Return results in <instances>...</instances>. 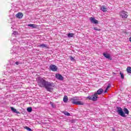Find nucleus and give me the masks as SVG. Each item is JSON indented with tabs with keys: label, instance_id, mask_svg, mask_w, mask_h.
Returning a JSON list of instances; mask_svg holds the SVG:
<instances>
[{
	"label": "nucleus",
	"instance_id": "f257e3e1",
	"mask_svg": "<svg viewBox=\"0 0 131 131\" xmlns=\"http://www.w3.org/2000/svg\"><path fill=\"white\" fill-rule=\"evenodd\" d=\"M37 81L40 88H45L47 92H50V93L52 92L53 88L55 86L54 83L46 81L41 77H38Z\"/></svg>",
	"mask_w": 131,
	"mask_h": 131
},
{
	"label": "nucleus",
	"instance_id": "f03ea898",
	"mask_svg": "<svg viewBox=\"0 0 131 131\" xmlns=\"http://www.w3.org/2000/svg\"><path fill=\"white\" fill-rule=\"evenodd\" d=\"M117 112L118 114H119V115H120V116H122V117H126L125 114H126L127 115H128V114H129V111L126 107H124L123 110H122L121 107H117Z\"/></svg>",
	"mask_w": 131,
	"mask_h": 131
},
{
	"label": "nucleus",
	"instance_id": "7ed1b4c3",
	"mask_svg": "<svg viewBox=\"0 0 131 131\" xmlns=\"http://www.w3.org/2000/svg\"><path fill=\"white\" fill-rule=\"evenodd\" d=\"M16 79V77L15 76H10L8 79H4L3 80H0L2 83H4L5 84H14V80Z\"/></svg>",
	"mask_w": 131,
	"mask_h": 131
},
{
	"label": "nucleus",
	"instance_id": "20e7f679",
	"mask_svg": "<svg viewBox=\"0 0 131 131\" xmlns=\"http://www.w3.org/2000/svg\"><path fill=\"white\" fill-rule=\"evenodd\" d=\"M72 103L74 105H84V103L80 101V99L78 97L72 99Z\"/></svg>",
	"mask_w": 131,
	"mask_h": 131
},
{
	"label": "nucleus",
	"instance_id": "39448f33",
	"mask_svg": "<svg viewBox=\"0 0 131 131\" xmlns=\"http://www.w3.org/2000/svg\"><path fill=\"white\" fill-rule=\"evenodd\" d=\"M2 91L4 93H5V96L6 98H10L11 96L10 95H7V94H10L11 93V86H6L2 88Z\"/></svg>",
	"mask_w": 131,
	"mask_h": 131
},
{
	"label": "nucleus",
	"instance_id": "423d86ee",
	"mask_svg": "<svg viewBox=\"0 0 131 131\" xmlns=\"http://www.w3.org/2000/svg\"><path fill=\"white\" fill-rule=\"evenodd\" d=\"M10 63L12 65H13V66H19V65L22 64V61L20 60H17L15 59H12Z\"/></svg>",
	"mask_w": 131,
	"mask_h": 131
},
{
	"label": "nucleus",
	"instance_id": "0eeeda50",
	"mask_svg": "<svg viewBox=\"0 0 131 131\" xmlns=\"http://www.w3.org/2000/svg\"><path fill=\"white\" fill-rule=\"evenodd\" d=\"M16 72H17V70L16 69H9L4 73L5 75H6V76H10L12 73H16Z\"/></svg>",
	"mask_w": 131,
	"mask_h": 131
},
{
	"label": "nucleus",
	"instance_id": "6e6552de",
	"mask_svg": "<svg viewBox=\"0 0 131 131\" xmlns=\"http://www.w3.org/2000/svg\"><path fill=\"white\" fill-rule=\"evenodd\" d=\"M20 52H21L20 49H18V48H16V46H14L11 50V53L12 55H13V54H18V53H20Z\"/></svg>",
	"mask_w": 131,
	"mask_h": 131
},
{
	"label": "nucleus",
	"instance_id": "1a4fd4ad",
	"mask_svg": "<svg viewBox=\"0 0 131 131\" xmlns=\"http://www.w3.org/2000/svg\"><path fill=\"white\" fill-rule=\"evenodd\" d=\"M120 17H122V19H126L128 15H127V12L125 11H122L119 13Z\"/></svg>",
	"mask_w": 131,
	"mask_h": 131
},
{
	"label": "nucleus",
	"instance_id": "9d476101",
	"mask_svg": "<svg viewBox=\"0 0 131 131\" xmlns=\"http://www.w3.org/2000/svg\"><path fill=\"white\" fill-rule=\"evenodd\" d=\"M88 98L89 100H92V101H97V100H98V98L99 97H98L97 94L95 93L92 96H88Z\"/></svg>",
	"mask_w": 131,
	"mask_h": 131
},
{
	"label": "nucleus",
	"instance_id": "9b49d317",
	"mask_svg": "<svg viewBox=\"0 0 131 131\" xmlns=\"http://www.w3.org/2000/svg\"><path fill=\"white\" fill-rule=\"evenodd\" d=\"M55 78H56L58 80H61V81L64 80V77H63L62 75L59 73H57L55 74Z\"/></svg>",
	"mask_w": 131,
	"mask_h": 131
},
{
	"label": "nucleus",
	"instance_id": "f8f14e48",
	"mask_svg": "<svg viewBox=\"0 0 131 131\" xmlns=\"http://www.w3.org/2000/svg\"><path fill=\"white\" fill-rule=\"evenodd\" d=\"M50 70H51V71H58V68L56 66L55 64H51L49 66Z\"/></svg>",
	"mask_w": 131,
	"mask_h": 131
},
{
	"label": "nucleus",
	"instance_id": "ddd939ff",
	"mask_svg": "<svg viewBox=\"0 0 131 131\" xmlns=\"http://www.w3.org/2000/svg\"><path fill=\"white\" fill-rule=\"evenodd\" d=\"M90 22L91 23H93V24H98L99 23V21L98 20L96 19L95 17H91L90 18Z\"/></svg>",
	"mask_w": 131,
	"mask_h": 131
},
{
	"label": "nucleus",
	"instance_id": "4468645a",
	"mask_svg": "<svg viewBox=\"0 0 131 131\" xmlns=\"http://www.w3.org/2000/svg\"><path fill=\"white\" fill-rule=\"evenodd\" d=\"M38 48H41V49H49V47H48V45L42 43L40 45H37Z\"/></svg>",
	"mask_w": 131,
	"mask_h": 131
},
{
	"label": "nucleus",
	"instance_id": "2eb2a0df",
	"mask_svg": "<svg viewBox=\"0 0 131 131\" xmlns=\"http://www.w3.org/2000/svg\"><path fill=\"white\" fill-rule=\"evenodd\" d=\"M103 56L106 58V59H108V60H112V58L110 56V54L105 53H102Z\"/></svg>",
	"mask_w": 131,
	"mask_h": 131
},
{
	"label": "nucleus",
	"instance_id": "dca6fc26",
	"mask_svg": "<svg viewBox=\"0 0 131 131\" xmlns=\"http://www.w3.org/2000/svg\"><path fill=\"white\" fill-rule=\"evenodd\" d=\"M10 109L13 113H15L16 114H20V112L17 111V110L13 107H10Z\"/></svg>",
	"mask_w": 131,
	"mask_h": 131
},
{
	"label": "nucleus",
	"instance_id": "f3484780",
	"mask_svg": "<svg viewBox=\"0 0 131 131\" xmlns=\"http://www.w3.org/2000/svg\"><path fill=\"white\" fill-rule=\"evenodd\" d=\"M15 16L16 18H18V19H21V18H23V13L21 12H18Z\"/></svg>",
	"mask_w": 131,
	"mask_h": 131
},
{
	"label": "nucleus",
	"instance_id": "a211bd4d",
	"mask_svg": "<svg viewBox=\"0 0 131 131\" xmlns=\"http://www.w3.org/2000/svg\"><path fill=\"white\" fill-rule=\"evenodd\" d=\"M103 93H104V90H103L102 89H99L97 91V93H95V94H96L98 96V95H102Z\"/></svg>",
	"mask_w": 131,
	"mask_h": 131
},
{
	"label": "nucleus",
	"instance_id": "6ab92c4d",
	"mask_svg": "<svg viewBox=\"0 0 131 131\" xmlns=\"http://www.w3.org/2000/svg\"><path fill=\"white\" fill-rule=\"evenodd\" d=\"M100 10L104 13L107 12V8H106L104 5L101 6Z\"/></svg>",
	"mask_w": 131,
	"mask_h": 131
},
{
	"label": "nucleus",
	"instance_id": "aec40b11",
	"mask_svg": "<svg viewBox=\"0 0 131 131\" xmlns=\"http://www.w3.org/2000/svg\"><path fill=\"white\" fill-rule=\"evenodd\" d=\"M28 26H29V27H31L32 28H36V27H37V25L31 24L28 25Z\"/></svg>",
	"mask_w": 131,
	"mask_h": 131
},
{
	"label": "nucleus",
	"instance_id": "412c9836",
	"mask_svg": "<svg viewBox=\"0 0 131 131\" xmlns=\"http://www.w3.org/2000/svg\"><path fill=\"white\" fill-rule=\"evenodd\" d=\"M63 101L64 103H67V102H68V97H67V96H64L63 97Z\"/></svg>",
	"mask_w": 131,
	"mask_h": 131
},
{
	"label": "nucleus",
	"instance_id": "4be33fe9",
	"mask_svg": "<svg viewBox=\"0 0 131 131\" xmlns=\"http://www.w3.org/2000/svg\"><path fill=\"white\" fill-rule=\"evenodd\" d=\"M74 36V33H69L68 34V37L70 38L71 37H73Z\"/></svg>",
	"mask_w": 131,
	"mask_h": 131
},
{
	"label": "nucleus",
	"instance_id": "5701e85b",
	"mask_svg": "<svg viewBox=\"0 0 131 131\" xmlns=\"http://www.w3.org/2000/svg\"><path fill=\"white\" fill-rule=\"evenodd\" d=\"M126 70H127V72L128 73H131V67H127L126 69Z\"/></svg>",
	"mask_w": 131,
	"mask_h": 131
},
{
	"label": "nucleus",
	"instance_id": "b1692460",
	"mask_svg": "<svg viewBox=\"0 0 131 131\" xmlns=\"http://www.w3.org/2000/svg\"><path fill=\"white\" fill-rule=\"evenodd\" d=\"M27 110L29 113L32 112V107H29L27 108Z\"/></svg>",
	"mask_w": 131,
	"mask_h": 131
},
{
	"label": "nucleus",
	"instance_id": "393cba45",
	"mask_svg": "<svg viewBox=\"0 0 131 131\" xmlns=\"http://www.w3.org/2000/svg\"><path fill=\"white\" fill-rule=\"evenodd\" d=\"M63 114L66 115V116H70V113H68V112H64Z\"/></svg>",
	"mask_w": 131,
	"mask_h": 131
},
{
	"label": "nucleus",
	"instance_id": "a878e982",
	"mask_svg": "<svg viewBox=\"0 0 131 131\" xmlns=\"http://www.w3.org/2000/svg\"><path fill=\"white\" fill-rule=\"evenodd\" d=\"M25 128L26 129H27V130H28V131H32V129H31V128H30V127H29L28 126H26L25 127Z\"/></svg>",
	"mask_w": 131,
	"mask_h": 131
},
{
	"label": "nucleus",
	"instance_id": "bb28decb",
	"mask_svg": "<svg viewBox=\"0 0 131 131\" xmlns=\"http://www.w3.org/2000/svg\"><path fill=\"white\" fill-rule=\"evenodd\" d=\"M94 30L96 31H101V29H98L97 27H94Z\"/></svg>",
	"mask_w": 131,
	"mask_h": 131
},
{
	"label": "nucleus",
	"instance_id": "cd10ccee",
	"mask_svg": "<svg viewBox=\"0 0 131 131\" xmlns=\"http://www.w3.org/2000/svg\"><path fill=\"white\" fill-rule=\"evenodd\" d=\"M120 74L121 75V78H122V79H123L124 78V75H123V74L121 72L120 73Z\"/></svg>",
	"mask_w": 131,
	"mask_h": 131
},
{
	"label": "nucleus",
	"instance_id": "c85d7f7f",
	"mask_svg": "<svg viewBox=\"0 0 131 131\" xmlns=\"http://www.w3.org/2000/svg\"><path fill=\"white\" fill-rule=\"evenodd\" d=\"M11 42H12V43L15 44V42H17V40H16V39H14L13 40H12L11 41Z\"/></svg>",
	"mask_w": 131,
	"mask_h": 131
},
{
	"label": "nucleus",
	"instance_id": "c756f323",
	"mask_svg": "<svg viewBox=\"0 0 131 131\" xmlns=\"http://www.w3.org/2000/svg\"><path fill=\"white\" fill-rule=\"evenodd\" d=\"M70 59L71 61H75V59L72 56H70Z\"/></svg>",
	"mask_w": 131,
	"mask_h": 131
},
{
	"label": "nucleus",
	"instance_id": "7c9ffc66",
	"mask_svg": "<svg viewBox=\"0 0 131 131\" xmlns=\"http://www.w3.org/2000/svg\"><path fill=\"white\" fill-rule=\"evenodd\" d=\"M50 105L52 106L53 108H54L55 105H54V103H53L52 102H50Z\"/></svg>",
	"mask_w": 131,
	"mask_h": 131
},
{
	"label": "nucleus",
	"instance_id": "2f4dec72",
	"mask_svg": "<svg viewBox=\"0 0 131 131\" xmlns=\"http://www.w3.org/2000/svg\"><path fill=\"white\" fill-rule=\"evenodd\" d=\"M17 33V32H13V33H12V35H16Z\"/></svg>",
	"mask_w": 131,
	"mask_h": 131
},
{
	"label": "nucleus",
	"instance_id": "473e14b6",
	"mask_svg": "<svg viewBox=\"0 0 131 131\" xmlns=\"http://www.w3.org/2000/svg\"><path fill=\"white\" fill-rule=\"evenodd\" d=\"M110 86H111L110 84H108V85L106 86V90H108V89H109V88H110Z\"/></svg>",
	"mask_w": 131,
	"mask_h": 131
},
{
	"label": "nucleus",
	"instance_id": "72a5a7b5",
	"mask_svg": "<svg viewBox=\"0 0 131 131\" xmlns=\"http://www.w3.org/2000/svg\"><path fill=\"white\" fill-rule=\"evenodd\" d=\"M106 93H108V90L106 89L104 91V94H106Z\"/></svg>",
	"mask_w": 131,
	"mask_h": 131
},
{
	"label": "nucleus",
	"instance_id": "f704fd0d",
	"mask_svg": "<svg viewBox=\"0 0 131 131\" xmlns=\"http://www.w3.org/2000/svg\"><path fill=\"white\" fill-rule=\"evenodd\" d=\"M0 90H3V88H0Z\"/></svg>",
	"mask_w": 131,
	"mask_h": 131
},
{
	"label": "nucleus",
	"instance_id": "c9c22d12",
	"mask_svg": "<svg viewBox=\"0 0 131 131\" xmlns=\"http://www.w3.org/2000/svg\"><path fill=\"white\" fill-rule=\"evenodd\" d=\"M72 122H73V121H71Z\"/></svg>",
	"mask_w": 131,
	"mask_h": 131
}]
</instances>
